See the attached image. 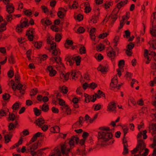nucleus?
I'll use <instances>...</instances> for the list:
<instances>
[{"label": "nucleus", "instance_id": "f257e3e1", "mask_svg": "<svg viewBox=\"0 0 156 156\" xmlns=\"http://www.w3.org/2000/svg\"><path fill=\"white\" fill-rule=\"evenodd\" d=\"M85 140L83 139L80 140L79 137L74 136H72L69 142L70 148L66 144L61 145V151L64 156H86L87 152L84 145Z\"/></svg>", "mask_w": 156, "mask_h": 156}, {"label": "nucleus", "instance_id": "f03ea898", "mask_svg": "<svg viewBox=\"0 0 156 156\" xmlns=\"http://www.w3.org/2000/svg\"><path fill=\"white\" fill-rule=\"evenodd\" d=\"M98 139L99 142H102L100 144L101 146L110 145L112 144L114 140L109 141L112 138V135L111 131H100L98 133Z\"/></svg>", "mask_w": 156, "mask_h": 156}, {"label": "nucleus", "instance_id": "7ed1b4c3", "mask_svg": "<svg viewBox=\"0 0 156 156\" xmlns=\"http://www.w3.org/2000/svg\"><path fill=\"white\" fill-rule=\"evenodd\" d=\"M78 74H80V72H78L76 73L75 70H73L70 73L69 72L65 74L63 73H61L60 74V77L61 79H63V82H65L69 79V76H70V80L74 79L75 80H76L78 77Z\"/></svg>", "mask_w": 156, "mask_h": 156}, {"label": "nucleus", "instance_id": "20e7f679", "mask_svg": "<svg viewBox=\"0 0 156 156\" xmlns=\"http://www.w3.org/2000/svg\"><path fill=\"white\" fill-rule=\"evenodd\" d=\"M146 147V144L143 140L142 139L138 140L136 147L131 151V153L132 154H134L138 151H139V153L140 154Z\"/></svg>", "mask_w": 156, "mask_h": 156}, {"label": "nucleus", "instance_id": "39448f33", "mask_svg": "<svg viewBox=\"0 0 156 156\" xmlns=\"http://www.w3.org/2000/svg\"><path fill=\"white\" fill-rule=\"evenodd\" d=\"M122 85V83L118 84L117 77L115 76L112 79L110 87L111 90L116 91L119 89Z\"/></svg>", "mask_w": 156, "mask_h": 156}, {"label": "nucleus", "instance_id": "423d86ee", "mask_svg": "<svg viewBox=\"0 0 156 156\" xmlns=\"http://www.w3.org/2000/svg\"><path fill=\"white\" fill-rule=\"evenodd\" d=\"M51 60L53 61L54 60L55 62H56L57 64L55 65V68L57 70L61 71L64 69V65L61 62V58L60 57L52 58Z\"/></svg>", "mask_w": 156, "mask_h": 156}, {"label": "nucleus", "instance_id": "0eeeda50", "mask_svg": "<svg viewBox=\"0 0 156 156\" xmlns=\"http://www.w3.org/2000/svg\"><path fill=\"white\" fill-rule=\"evenodd\" d=\"M38 145V143H34L30 146V148H27V152H30L32 156H35L37 154V153L38 152L40 153L39 152H41V149L38 150L36 152L34 151L37 148Z\"/></svg>", "mask_w": 156, "mask_h": 156}, {"label": "nucleus", "instance_id": "6e6552de", "mask_svg": "<svg viewBox=\"0 0 156 156\" xmlns=\"http://www.w3.org/2000/svg\"><path fill=\"white\" fill-rule=\"evenodd\" d=\"M34 30L33 28H29L27 30L26 35L29 41H33L34 37Z\"/></svg>", "mask_w": 156, "mask_h": 156}, {"label": "nucleus", "instance_id": "1a4fd4ad", "mask_svg": "<svg viewBox=\"0 0 156 156\" xmlns=\"http://www.w3.org/2000/svg\"><path fill=\"white\" fill-rule=\"evenodd\" d=\"M118 12L119 10L116 9L112 11L111 15L109 16V20L111 22L114 23L116 20L118 18Z\"/></svg>", "mask_w": 156, "mask_h": 156}, {"label": "nucleus", "instance_id": "9d476101", "mask_svg": "<svg viewBox=\"0 0 156 156\" xmlns=\"http://www.w3.org/2000/svg\"><path fill=\"white\" fill-rule=\"evenodd\" d=\"M84 96L85 97L84 101L86 103L89 102L90 101L94 102L96 100V96H95L94 95H89L85 93Z\"/></svg>", "mask_w": 156, "mask_h": 156}, {"label": "nucleus", "instance_id": "9b49d317", "mask_svg": "<svg viewBox=\"0 0 156 156\" xmlns=\"http://www.w3.org/2000/svg\"><path fill=\"white\" fill-rule=\"evenodd\" d=\"M93 11L95 12L94 15L92 17L91 21L93 23H96L97 22V20L98 19V16L100 15L99 9L98 8L96 9V10L93 9Z\"/></svg>", "mask_w": 156, "mask_h": 156}, {"label": "nucleus", "instance_id": "f8f14e48", "mask_svg": "<svg viewBox=\"0 0 156 156\" xmlns=\"http://www.w3.org/2000/svg\"><path fill=\"white\" fill-rule=\"evenodd\" d=\"M116 104L114 102L112 101L108 103L107 107V111L110 112H116Z\"/></svg>", "mask_w": 156, "mask_h": 156}, {"label": "nucleus", "instance_id": "ddd939ff", "mask_svg": "<svg viewBox=\"0 0 156 156\" xmlns=\"http://www.w3.org/2000/svg\"><path fill=\"white\" fill-rule=\"evenodd\" d=\"M107 54L112 61L113 62L114 61L116 57V52L113 48H112V50L108 51L107 52Z\"/></svg>", "mask_w": 156, "mask_h": 156}, {"label": "nucleus", "instance_id": "4468645a", "mask_svg": "<svg viewBox=\"0 0 156 156\" xmlns=\"http://www.w3.org/2000/svg\"><path fill=\"white\" fill-rule=\"evenodd\" d=\"M59 9L60 10L58 12L57 15L60 19H63L65 16L67 10L64 8H60Z\"/></svg>", "mask_w": 156, "mask_h": 156}, {"label": "nucleus", "instance_id": "2eb2a0df", "mask_svg": "<svg viewBox=\"0 0 156 156\" xmlns=\"http://www.w3.org/2000/svg\"><path fill=\"white\" fill-rule=\"evenodd\" d=\"M73 57H72L69 55H67L65 58V60L67 64H69L70 66H72L75 62L73 60Z\"/></svg>", "mask_w": 156, "mask_h": 156}, {"label": "nucleus", "instance_id": "dca6fc26", "mask_svg": "<svg viewBox=\"0 0 156 156\" xmlns=\"http://www.w3.org/2000/svg\"><path fill=\"white\" fill-rule=\"evenodd\" d=\"M47 69L49 73V75L50 76L52 77L55 75L57 71L53 69L51 66L50 65L47 67Z\"/></svg>", "mask_w": 156, "mask_h": 156}, {"label": "nucleus", "instance_id": "f3484780", "mask_svg": "<svg viewBox=\"0 0 156 156\" xmlns=\"http://www.w3.org/2000/svg\"><path fill=\"white\" fill-rule=\"evenodd\" d=\"M6 11L9 14L12 13L14 12V7L12 3L8 4L6 6Z\"/></svg>", "mask_w": 156, "mask_h": 156}, {"label": "nucleus", "instance_id": "a211bd4d", "mask_svg": "<svg viewBox=\"0 0 156 156\" xmlns=\"http://www.w3.org/2000/svg\"><path fill=\"white\" fill-rule=\"evenodd\" d=\"M45 123V120L42 117H40L37 119L34 123L39 127H41Z\"/></svg>", "mask_w": 156, "mask_h": 156}, {"label": "nucleus", "instance_id": "6ab92c4d", "mask_svg": "<svg viewBox=\"0 0 156 156\" xmlns=\"http://www.w3.org/2000/svg\"><path fill=\"white\" fill-rule=\"evenodd\" d=\"M42 133L40 132H38L34 135L29 142L30 144H32L37 139V137L40 136H42L41 135Z\"/></svg>", "mask_w": 156, "mask_h": 156}, {"label": "nucleus", "instance_id": "aec40b11", "mask_svg": "<svg viewBox=\"0 0 156 156\" xmlns=\"http://www.w3.org/2000/svg\"><path fill=\"white\" fill-rule=\"evenodd\" d=\"M151 51V50H150L149 52L147 49H145L144 50V55L145 58L147 59V60L146 61V63L147 64H149L150 62V61L151 60L148 55H150L149 54L150 53Z\"/></svg>", "mask_w": 156, "mask_h": 156}, {"label": "nucleus", "instance_id": "412c9836", "mask_svg": "<svg viewBox=\"0 0 156 156\" xmlns=\"http://www.w3.org/2000/svg\"><path fill=\"white\" fill-rule=\"evenodd\" d=\"M128 0H125L124 1H121L120 2L118 3L116 5V7L118 8L117 10L119 11L122 7L124 6L126 4Z\"/></svg>", "mask_w": 156, "mask_h": 156}, {"label": "nucleus", "instance_id": "4be33fe9", "mask_svg": "<svg viewBox=\"0 0 156 156\" xmlns=\"http://www.w3.org/2000/svg\"><path fill=\"white\" fill-rule=\"evenodd\" d=\"M41 23L44 26H47L51 25L52 24L51 21L49 19L45 20L43 19L41 21Z\"/></svg>", "mask_w": 156, "mask_h": 156}, {"label": "nucleus", "instance_id": "5701e85b", "mask_svg": "<svg viewBox=\"0 0 156 156\" xmlns=\"http://www.w3.org/2000/svg\"><path fill=\"white\" fill-rule=\"evenodd\" d=\"M98 69L102 73L106 72L108 71L107 67L103 65H100L98 67Z\"/></svg>", "mask_w": 156, "mask_h": 156}, {"label": "nucleus", "instance_id": "b1692460", "mask_svg": "<svg viewBox=\"0 0 156 156\" xmlns=\"http://www.w3.org/2000/svg\"><path fill=\"white\" fill-rule=\"evenodd\" d=\"M60 128L57 126L51 127L50 129V131L54 133H58L60 132Z\"/></svg>", "mask_w": 156, "mask_h": 156}, {"label": "nucleus", "instance_id": "393cba45", "mask_svg": "<svg viewBox=\"0 0 156 156\" xmlns=\"http://www.w3.org/2000/svg\"><path fill=\"white\" fill-rule=\"evenodd\" d=\"M54 151V153L50 156H61V152L59 149L55 147Z\"/></svg>", "mask_w": 156, "mask_h": 156}, {"label": "nucleus", "instance_id": "a878e982", "mask_svg": "<svg viewBox=\"0 0 156 156\" xmlns=\"http://www.w3.org/2000/svg\"><path fill=\"white\" fill-rule=\"evenodd\" d=\"M97 93L98 94L95 93V96H96V98L97 97L98 98H100L101 97H105V94L100 90H99Z\"/></svg>", "mask_w": 156, "mask_h": 156}, {"label": "nucleus", "instance_id": "bb28decb", "mask_svg": "<svg viewBox=\"0 0 156 156\" xmlns=\"http://www.w3.org/2000/svg\"><path fill=\"white\" fill-rule=\"evenodd\" d=\"M25 20L22 22L21 21H20V24L21 27H22L23 28L24 27H28L29 26V24L28 23V20L26 18H24Z\"/></svg>", "mask_w": 156, "mask_h": 156}, {"label": "nucleus", "instance_id": "cd10ccee", "mask_svg": "<svg viewBox=\"0 0 156 156\" xmlns=\"http://www.w3.org/2000/svg\"><path fill=\"white\" fill-rule=\"evenodd\" d=\"M73 60L74 61H75L76 65L77 66H79L80 65L81 60V58L80 56H78L76 57H73Z\"/></svg>", "mask_w": 156, "mask_h": 156}, {"label": "nucleus", "instance_id": "c85d7f7f", "mask_svg": "<svg viewBox=\"0 0 156 156\" xmlns=\"http://www.w3.org/2000/svg\"><path fill=\"white\" fill-rule=\"evenodd\" d=\"M41 109L44 112H47L49 110V106L46 103H44L42 105Z\"/></svg>", "mask_w": 156, "mask_h": 156}, {"label": "nucleus", "instance_id": "c756f323", "mask_svg": "<svg viewBox=\"0 0 156 156\" xmlns=\"http://www.w3.org/2000/svg\"><path fill=\"white\" fill-rule=\"evenodd\" d=\"M12 137V135H9V134H6L4 136L5 143L7 144L11 141Z\"/></svg>", "mask_w": 156, "mask_h": 156}, {"label": "nucleus", "instance_id": "7c9ffc66", "mask_svg": "<svg viewBox=\"0 0 156 156\" xmlns=\"http://www.w3.org/2000/svg\"><path fill=\"white\" fill-rule=\"evenodd\" d=\"M7 24V23L5 21L4 23H1L0 25V32H2L6 30V26Z\"/></svg>", "mask_w": 156, "mask_h": 156}, {"label": "nucleus", "instance_id": "2f4dec72", "mask_svg": "<svg viewBox=\"0 0 156 156\" xmlns=\"http://www.w3.org/2000/svg\"><path fill=\"white\" fill-rule=\"evenodd\" d=\"M60 53V51L59 48H55V49L52 50V54L54 55H59Z\"/></svg>", "mask_w": 156, "mask_h": 156}, {"label": "nucleus", "instance_id": "473e14b6", "mask_svg": "<svg viewBox=\"0 0 156 156\" xmlns=\"http://www.w3.org/2000/svg\"><path fill=\"white\" fill-rule=\"evenodd\" d=\"M87 4H89V3L87 2L85 3L84 4V6L85 7V9H84V12L86 13H89L90 12L91 9L90 8V5L89 6H87Z\"/></svg>", "mask_w": 156, "mask_h": 156}, {"label": "nucleus", "instance_id": "72a5a7b5", "mask_svg": "<svg viewBox=\"0 0 156 156\" xmlns=\"http://www.w3.org/2000/svg\"><path fill=\"white\" fill-rule=\"evenodd\" d=\"M19 103L16 102L15 103H14L12 106V108L13 110V112H15V111H17L19 108Z\"/></svg>", "mask_w": 156, "mask_h": 156}, {"label": "nucleus", "instance_id": "f704fd0d", "mask_svg": "<svg viewBox=\"0 0 156 156\" xmlns=\"http://www.w3.org/2000/svg\"><path fill=\"white\" fill-rule=\"evenodd\" d=\"M8 110L7 108H5L4 107L3 108L0 110V116H3L6 115V112Z\"/></svg>", "mask_w": 156, "mask_h": 156}, {"label": "nucleus", "instance_id": "c9c22d12", "mask_svg": "<svg viewBox=\"0 0 156 156\" xmlns=\"http://www.w3.org/2000/svg\"><path fill=\"white\" fill-rule=\"evenodd\" d=\"M35 115L36 116L40 115L41 113V110L38 109L37 108L35 107L33 108Z\"/></svg>", "mask_w": 156, "mask_h": 156}, {"label": "nucleus", "instance_id": "e433bc0d", "mask_svg": "<svg viewBox=\"0 0 156 156\" xmlns=\"http://www.w3.org/2000/svg\"><path fill=\"white\" fill-rule=\"evenodd\" d=\"M151 129L152 130L151 132L152 135L156 134V123H152L151 125Z\"/></svg>", "mask_w": 156, "mask_h": 156}, {"label": "nucleus", "instance_id": "4c0bfd02", "mask_svg": "<svg viewBox=\"0 0 156 156\" xmlns=\"http://www.w3.org/2000/svg\"><path fill=\"white\" fill-rule=\"evenodd\" d=\"M73 42L72 41L67 39L66 41V43L65 44V47L67 49H69V47L66 46V44L68 45H73Z\"/></svg>", "mask_w": 156, "mask_h": 156}, {"label": "nucleus", "instance_id": "58836bf2", "mask_svg": "<svg viewBox=\"0 0 156 156\" xmlns=\"http://www.w3.org/2000/svg\"><path fill=\"white\" fill-rule=\"evenodd\" d=\"M17 89L20 90V92L21 94H22L23 95L25 93V91L24 89H23L22 90H21L22 89L23 86L22 84H20V83H17Z\"/></svg>", "mask_w": 156, "mask_h": 156}, {"label": "nucleus", "instance_id": "ea45409f", "mask_svg": "<svg viewBox=\"0 0 156 156\" xmlns=\"http://www.w3.org/2000/svg\"><path fill=\"white\" fill-rule=\"evenodd\" d=\"M8 127V129L9 131L13 130L16 127V126H15V125H14V124L12 122L9 124Z\"/></svg>", "mask_w": 156, "mask_h": 156}, {"label": "nucleus", "instance_id": "a19ab883", "mask_svg": "<svg viewBox=\"0 0 156 156\" xmlns=\"http://www.w3.org/2000/svg\"><path fill=\"white\" fill-rule=\"evenodd\" d=\"M42 45V42L41 41L36 42L34 43V46L35 48L39 49Z\"/></svg>", "mask_w": 156, "mask_h": 156}, {"label": "nucleus", "instance_id": "79ce46f5", "mask_svg": "<svg viewBox=\"0 0 156 156\" xmlns=\"http://www.w3.org/2000/svg\"><path fill=\"white\" fill-rule=\"evenodd\" d=\"M129 102H130L133 106H135L136 105V103L135 99L132 97H130L129 98ZM129 106H130V105L129 103H128Z\"/></svg>", "mask_w": 156, "mask_h": 156}, {"label": "nucleus", "instance_id": "37998d69", "mask_svg": "<svg viewBox=\"0 0 156 156\" xmlns=\"http://www.w3.org/2000/svg\"><path fill=\"white\" fill-rule=\"evenodd\" d=\"M122 129L123 130V132L124 133V137L126 136V134L128 132L129 128L125 125L123 126L122 127Z\"/></svg>", "mask_w": 156, "mask_h": 156}, {"label": "nucleus", "instance_id": "c03bdc74", "mask_svg": "<svg viewBox=\"0 0 156 156\" xmlns=\"http://www.w3.org/2000/svg\"><path fill=\"white\" fill-rule=\"evenodd\" d=\"M99 129L101 130L104 131H111V129L109 127L105 126L99 127Z\"/></svg>", "mask_w": 156, "mask_h": 156}, {"label": "nucleus", "instance_id": "a18cd8bd", "mask_svg": "<svg viewBox=\"0 0 156 156\" xmlns=\"http://www.w3.org/2000/svg\"><path fill=\"white\" fill-rule=\"evenodd\" d=\"M10 96L9 94L5 93L2 95V98L5 101H6L10 99Z\"/></svg>", "mask_w": 156, "mask_h": 156}, {"label": "nucleus", "instance_id": "49530a36", "mask_svg": "<svg viewBox=\"0 0 156 156\" xmlns=\"http://www.w3.org/2000/svg\"><path fill=\"white\" fill-rule=\"evenodd\" d=\"M134 46V44L132 42H130L127 46V49L129 50H132V49L133 48Z\"/></svg>", "mask_w": 156, "mask_h": 156}, {"label": "nucleus", "instance_id": "de8ad7c7", "mask_svg": "<svg viewBox=\"0 0 156 156\" xmlns=\"http://www.w3.org/2000/svg\"><path fill=\"white\" fill-rule=\"evenodd\" d=\"M11 84L12 85V88L13 89V90H15L16 89H17V84H16L15 85V82L13 80H11Z\"/></svg>", "mask_w": 156, "mask_h": 156}, {"label": "nucleus", "instance_id": "09e8293b", "mask_svg": "<svg viewBox=\"0 0 156 156\" xmlns=\"http://www.w3.org/2000/svg\"><path fill=\"white\" fill-rule=\"evenodd\" d=\"M24 12V14L28 16H30L32 14V12L30 9H27Z\"/></svg>", "mask_w": 156, "mask_h": 156}, {"label": "nucleus", "instance_id": "8fccbe9b", "mask_svg": "<svg viewBox=\"0 0 156 156\" xmlns=\"http://www.w3.org/2000/svg\"><path fill=\"white\" fill-rule=\"evenodd\" d=\"M95 106L94 108V111H96L100 110L101 108L102 105L99 104H97L96 105L94 104L93 106Z\"/></svg>", "mask_w": 156, "mask_h": 156}, {"label": "nucleus", "instance_id": "3c124183", "mask_svg": "<svg viewBox=\"0 0 156 156\" xmlns=\"http://www.w3.org/2000/svg\"><path fill=\"white\" fill-rule=\"evenodd\" d=\"M97 86V84L94 82H92L89 84V87L93 89H94L96 88Z\"/></svg>", "mask_w": 156, "mask_h": 156}, {"label": "nucleus", "instance_id": "603ef678", "mask_svg": "<svg viewBox=\"0 0 156 156\" xmlns=\"http://www.w3.org/2000/svg\"><path fill=\"white\" fill-rule=\"evenodd\" d=\"M17 118L13 113H11L9 114V118L10 120L14 121Z\"/></svg>", "mask_w": 156, "mask_h": 156}, {"label": "nucleus", "instance_id": "864d4df0", "mask_svg": "<svg viewBox=\"0 0 156 156\" xmlns=\"http://www.w3.org/2000/svg\"><path fill=\"white\" fill-rule=\"evenodd\" d=\"M23 27H21V26L19 24H18L16 28V30L17 32H22L23 31Z\"/></svg>", "mask_w": 156, "mask_h": 156}, {"label": "nucleus", "instance_id": "5fc2aeb1", "mask_svg": "<svg viewBox=\"0 0 156 156\" xmlns=\"http://www.w3.org/2000/svg\"><path fill=\"white\" fill-rule=\"evenodd\" d=\"M38 90L37 88L31 90L30 92V95L31 96H34L37 93Z\"/></svg>", "mask_w": 156, "mask_h": 156}, {"label": "nucleus", "instance_id": "6e6d98bb", "mask_svg": "<svg viewBox=\"0 0 156 156\" xmlns=\"http://www.w3.org/2000/svg\"><path fill=\"white\" fill-rule=\"evenodd\" d=\"M62 39L61 35L59 34H57L55 36V40L57 42H59Z\"/></svg>", "mask_w": 156, "mask_h": 156}, {"label": "nucleus", "instance_id": "4d7b16f0", "mask_svg": "<svg viewBox=\"0 0 156 156\" xmlns=\"http://www.w3.org/2000/svg\"><path fill=\"white\" fill-rule=\"evenodd\" d=\"M98 115V113H97L94 115L92 118H90L89 122L90 123H93V122L97 118Z\"/></svg>", "mask_w": 156, "mask_h": 156}, {"label": "nucleus", "instance_id": "13d9d810", "mask_svg": "<svg viewBox=\"0 0 156 156\" xmlns=\"http://www.w3.org/2000/svg\"><path fill=\"white\" fill-rule=\"evenodd\" d=\"M124 149L123 151L122 152V154L123 155H126L128 153V149L127 148L128 146H126L125 145H124Z\"/></svg>", "mask_w": 156, "mask_h": 156}, {"label": "nucleus", "instance_id": "bf43d9fd", "mask_svg": "<svg viewBox=\"0 0 156 156\" xmlns=\"http://www.w3.org/2000/svg\"><path fill=\"white\" fill-rule=\"evenodd\" d=\"M61 91L64 94H67L68 92V88L65 86H63L62 88Z\"/></svg>", "mask_w": 156, "mask_h": 156}, {"label": "nucleus", "instance_id": "052dcab7", "mask_svg": "<svg viewBox=\"0 0 156 156\" xmlns=\"http://www.w3.org/2000/svg\"><path fill=\"white\" fill-rule=\"evenodd\" d=\"M6 19L7 21L11 22L13 19L12 15L11 14L7 15L6 16Z\"/></svg>", "mask_w": 156, "mask_h": 156}, {"label": "nucleus", "instance_id": "680f3d73", "mask_svg": "<svg viewBox=\"0 0 156 156\" xmlns=\"http://www.w3.org/2000/svg\"><path fill=\"white\" fill-rule=\"evenodd\" d=\"M83 16L80 14H79L77 16L76 18H75V19L78 20L79 21H80L83 20Z\"/></svg>", "mask_w": 156, "mask_h": 156}, {"label": "nucleus", "instance_id": "e2e57ef3", "mask_svg": "<svg viewBox=\"0 0 156 156\" xmlns=\"http://www.w3.org/2000/svg\"><path fill=\"white\" fill-rule=\"evenodd\" d=\"M58 100L59 101V104L60 106H66L65 101L63 99L58 98Z\"/></svg>", "mask_w": 156, "mask_h": 156}, {"label": "nucleus", "instance_id": "0e129e2a", "mask_svg": "<svg viewBox=\"0 0 156 156\" xmlns=\"http://www.w3.org/2000/svg\"><path fill=\"white\" fill-rule=\"evenodd\" d=\"M80 52L81 54H84L86 53V49L85 47H82L80 48Z\"/></svg>", "mask_w": 156, "mask_h": 156}, {"label": "nucleus", "instance_id": "69168bd1", "mask_svg": "<svg viewBox=\"0 0 156 156\" xmlns=\"http://www.w3.org/2000/svg\"><path fill=\"white\" fill-rule=\"evenodd\" d=\"M7 74L9 77L10 78H12L14 76V71L12 70H9Z\"/></svg>", "mask_w": 156, "mask_h": 156}, {"label": "nucleus", "instance_id": "338daca9", "mask_svg": "<svg viewBox=\"0 0 156 156\" xmlns=\"http://www.w3.org/2000/svg\"><path fill=\"white\" fill-rule=\"evenodd\" d=\"M144 149V153L142 154V156H147L149 152V150L147 148H145Z\"/></svg>", "mask_w": 156, "mask_h": 156}, {"label": "nucleus", "instance_id": "774afa93", "mask_svg": "<svg viewBox=\"0 0 156 156\" xmlns=\"http://www.w3.org/2000/svg\"><path fill=\"white\" fill-rule=\"evenodd\" d=\"M150 32L151 34L153 36L156 37V29H152L150 30Z\"/></svg>", "mask_w": 156, "mask_h": 156}]
</instances>
